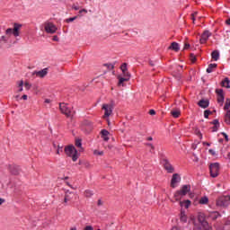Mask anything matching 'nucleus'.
<instances>
[{
  "label": "nucleus",
  "instance_id": "obj_1",
  "mask_svg": "<svg viewBox=\"0 0 230 230\" xmlns=\"http://www.w3.org/2000/svg\"><path fill=\"white\" fill-rule=\"evenodd\" d=\"M189 225L193 226V230H211L209 223L206 220V214L199 213L198 218L190 217L189 219Z\"/></svg>",
  "mask_w": 230,
  "mask_h": 230
},
{
  "label": "nucleus",
  "instance_id": "obj_2",
  "mask_svg": "<svg viewBox=\"0 0 230 230\" xmlns=\"http://www.w3.org/2000/svg\"><path fill=\"white\" fill-rule=\"evenodd\" d=\"M19 30H21V25L15 23L14 24V28H9L5 31V36H1L0 40L1 42H4V44H6V42H8L10 37H12V35H13V37H19V35H21V32L19 31Z\"/></svg>",
  "mask_w": 230,
  "mask_h": 230
},
{
  "label": "nucleus",
  "instance_id": "obj_3",
  "mask_svg": "<svg viewBox=\"0 0 230 230\" xmlns=\"http://www.w3.org/2000/svg\"><path fill=\"white\" fill-rule=\"evenodd\" d=\"M191 190V186L190 185H183L181 190H177L176 192H174V200L175 202H179V200H181V199H182V197H186V195H188V193H190V191Z\"/></svg>",
  "mask_w": 230,
  "mask_h": 230
},
{
  "label": "nucleus",
  "instance_id": "obj_4",
  "mask_svg": "<svg viewBox=\"0 0 230 230\" xmlns=\"http://www.w3.org/2000/svg\"><path fill=\"white\" fill-rule=\"evenodd\" d=\"M65 153L68 157H72V161H74V163L78 160V151H76L75 146H68L65 147Z\"/></svg>",
  "mask_w": 230,
  "mask_h": 230
},
{
  "label": "nucleus",
  "instance_id": "obj_5",
  "mask_svg": "<svg viewBox=\"0 0 230 230\" xmlns=\"http://www.w3.org/2000/svg\"><path fill=\"white\" fill-rule=\"evenodd\" d=\"M59 109L62 114H65L66 118H73V116H75V111H73V108L67 106V104L64 102L59 104Z\"/></svg>",
  "mask_w": 230,
  "mask_h": 230
},
{
  "label": "nucleus",
  "instance_id": "obj_6",
  "mask_svg": "<svg viewBox=\"0 0 230 230\" xmlns=\"http://www.w3.org/2000/svg\"><path fill=\"white\" fill-rule=\"evenodd\" d=\"M229 202H230V196L226 195V196H221L217 199V206L218 208H227V206H229Z\"/></svg>",
  "mask_w": 230,
  "mask_h": 230
},
{
  "label": "nucleus",
  "instance_id": "obj_7",
  "mask_svg": "<svg viewBox=\"0 0 230 230\" xmlns=\"http://www.w3.org/2000/svg\"><path fill=\"white\" fill-rule=\"evenodd\" d=\"M211 177H218V172H220V164L218 163H214L209 165Z\"/></svg>",
  "mask_w": 230,
  "mask_h": 230
},
{
  "label": "nucleus",
  "instance_id": "obj_8",
  "mask_svg": "<svg viewBox=\"0 0 230 230\" xmlns=\"http://www.w3.org/2000/svg\"><path fill=\"white\" fill-rule=\"evenodd\" d=\"M44 28H45V31L47 33H50L51 35H53V33H57L58 28L51 22H45L44 23Z\"/></svg>",
  "mask_w": 230,
  "mask_h": 230
},
{
  "label": "nucleus",
  "instance_id": "obj_9",
  "mask_svg": "<svg viewBox=\"0 0 230 230\" xmlns=\"http://www.w3.org/2000/svg\"><path fill=\"white\" fill-rule=\"evenodd\" d=\"M48 71H49V68L46 67L40 71H34L32 72V76H37L38 78H44L48 75Z\"/></svg>",
  "mask_w": 230,
  "mask_h": 230
},
{
  "label": "nucleus",
  "instance_id": "obj_10",
  "mask_svg": "<svg viewBox=\"0 0 230 230\" xmlns=\"http://www.w3.org/2000/svg\"><path fill=\"white\" fill-rule=\"evenodd\" d=\"M181 182V176L179 173L172 174V178L171 180V188H177V184Z\"/></svg>",
  "mask_w": 230,
  "mask_h": 230
},
{
  "label": "nucleus",
  "instance_id": "obj_11",
  "mask_svg": "<svg viewBox=\"0 0 230 230\" xmlns=\"http://www.w3.org/2000/svg\"><path fill=\"white\" fill-rule=\"evenodd\" d=\"M75 197H76L75 192L66 190L65 192L64 204H67L68 202H71V200H73V199H75Z\"/></svg>",
  "mask_w": 230,
  "mask_h": 230
},
{
  "label": "nucleus",
  "instance_id": "obj_12",
  "mask_svg": "<svg viewBox=\"0 0 230 230\" xmlns=\"http://www.w3.org/2000/svg\"><path fill=\"white\" fill-rule=\"evenodd\" d=\"M112 106L111 104H103L102 110L104 111V116L103 118H109L111 114H112Z\"/></svg>",
  "mask_w": 230,
  "mask_h": 230
},
{
  "label": "nucleus",
  "instance_id": "obj_13",
  "mask_svg": "<svg viewBox=\"0 0 230 230\" xmlns=\"http://www.w3.org/2000/svg\"><path fill=\"white\" fill-rule=\"evenodd\" d=\"M164 170L168 172V173H173V172H175L173 165H172V164H170V162L166 159L164 160Z\"/></svg>",
  "mask_w": 230,
  "mask_h": 230
},
{
  "label": "nucleus",
  "instance_id": "obj_14",
  "mask_svg": "<svg viewBox=\"0 0 230 230\" xmlns=\"http://www.w3.org/2000/svg\"><path fill=\"white\" fill-rule=\"evenodd\" d=\"M209 37H211V32H209V31H205L201 34V38L199 40L200 44H206V42H208V39H209Z\"/></svg>",
  "mask_w": 230,
  "mask_h": 230
},
{
  "label": "nucleus",
  "instance_id": "obj_15",
  "mask_svg": "<svg viewBox=\"0 0 230 230\" xmlns=\"http://www.w3.org/2000/svg\"><path fill=\"white\" fill-rule=\"evenodd\" d=\"M9 172L12 173V175H19L21 168H19L17 165H10Z\"/></svg>",
  "mask_w": 230,
  "mask_h": 230
},
{
  "label": "nucleus",
  "instance_id": "obj_16",
  "mask_svg": "<svg viewBox=\"0 0 230 230\" xmlns=\"http://www.w3.org/2000/svg\"><path fill=\"white\" fill-rule=\"evenodd\" d=\"M198 105L201 109H208L209 107V101L202 99L198 102Z\"/></svg>",
  "mask_w": 230,
  "mask_h": 230
},
{
  "label": "nucleus",
  "instance_id": "obj_17",
  "mask_svg": "<svg viewBox=\"0 0 230 230\" xmlns=\"http://www.w3.org/2000/svg\"><path fill=\"white\" fill-rule=\"evenodd\" d=\"M180 221L182 222L183 224H186V222H188V216H186V211H181Z\"/></svg>",
  "mask_w": 230,
  "mask_h": 230
},
{
  "label": "nucleus",
  "instance_id": "obj_18",
  "mask_svg": "<svg viewBox=\"0 0 230 230\" xmlns=\"http://www.w3.org/2000/svg\"><path fill=\"white\" fill-rule=\"evenodd\" d=\"M109 131L107 129H102L101 131V137H102L103 141H109Z\"/></svg>",
  "mask_w": 230,
  "mask_h": 230
},
{
  "label": "nucleus",
  "instance_id": "obj_19",
  "mask_svg": "<svg viewBox=\"0 0 230 230\" xmlns=\"http://www.w3.org/2000/svg\"><path fill=\"white\" fill-rule=\"evenodd\" d=\"M180 206L181 208H184L185 209H188V208H190L191 206V201L187 199L184 201H180Z\"/></svg>",
  "mask_w": 230,
  "mask_h": 230
},
{
  "label": "nucleus",
  "instance_id": "obj_20",
  "mask_svg": "<svg viewBox=\"0 0 230 230\" xmlns=\"http://www.w3.org/2000/svg\"><path fill=\"white\" fill-rule=\"evenodd\" d=\"M222 87H226V89H230V80L229 78L226 77L222 83H221Z\"/></svg>",
  "mask_w": 230,
  "mask_h": 230
},
{
  "label": "nucleus",
  "instance_id": "obj_21",
  "mask_svg": "<svg viewBox=\"0 0 230 230\" xmlns=\"http://www.w3.org/2000/svg\"><path fill=\"white\" fill-rule=\"evenodd\" d=\"M211 57H212V59L215 60V62H217L218 58H220V53L218 52V50H214L211 53Z\"/></svg>",
  "mask_w": 230,
  "mask_h": 230
},
{
  "label": "nucleus",
  "instance_id": "obj_22",
  "mask_svg": "<svg viewBox=\"0 0 230 230\" xmlns=\"http://www.w3.org/2000/svg\"><path fill=\"white\" fill-rule=\"evenodd\" d=\"M217 65L216 63L209 64L208 67L207 68V73H213L215 69H217Z\"/></svg>",
  "mask_w": 230,
  "mask_h": 230
},
{
  "label": "nucleus",
  "instance_id": "obj_23",
  "mask_svg": "<svg viewBox=\"0 0 230 230\" xmlns=\"http://www.w3.org/2000/svg\"><path fill=\"white\" fill-rule=\"evenodd\" d=\"M118 79H119V85H123L124 82H128V80H130V79H128V77H124L121 75H119Z\"/></svg>",
  "mask_w": 230,
  "mask_h": 230
},
{
  "label": "nucleus",
  "instance_id": "obj_24",
  "mask_svg": "<svg viewBox=\"0 0 230 230\" xmlns=\"http://www.w3.org/2000/svg\"><path fill=\"white\" fill-rule=\"evenodd\" d=\"M169 49H172L173 51H179V43L177 42H172L171 46L169 47Z\"/></svg>",
  "mask_w": 230,
  "mask_h": 230
},
{
  "label": "nucleus",
  "instance_id": "obj_25",
  "mask_svg": "<svg viewBox=\"0 0 230 230\" xmlns=\"http://www.w3.org/2000/svg\"><path fill=\"white\" fill-rule=\"evenodd\" d=\"M218 217H220V213L214 211V212H210L209 214V217L212 218V220H217V218H218Z\"/></svg>",
  "mask_w": 230,
  "mask_h": 230
},
{
  "label": "nucleus",
  "instance_id": "obj_26",
  "mask_svg": "<svg viewBox=\"0 0 230 230\" xmlns=\"http://www.w3.org/2000/svg\"><path fill=\"white\" fill-rule=\"evenodd\" d=\"M171 114L173 118H179L181 116V110H172Z\"/></svg>",
  "mask_w": 230,
  "mask_h": 230
},
{
  "label": "nucleus",
  "instance_id": "obj_27",
  "mask_svg": "<svg viewBox=\"0 0 230 230\" xmlns=\"http://www.w3.org/2000/svg\"><path fill=\"white\" fill-rule=\"evenodd\" d=\"M208 202H209V199L208 197H202L200 199H199V204H208Z\"/></svg>",
  "mask_w": 230,
  "mask_h": 230
},
{
  "label": "nucleus",
  "instance_id": "obj_28",
  "mask_svg": "<svg viewBox=\"0 0 230 230\" xmlns=\"http://www.w3.org/2000/svg\"><path fill=\"white\" fill-rule=\"evenodd\" d=\"M146 146H149V148H150V150H149V152L151 153V154H155V146H154V145H152V144H150V143H147V144H146Z\"/></svg>",
  "mask_w": 230,
  "mask_h": 230
},
{
  "label": "nucleus",
  "instance_id": "obj_29",
  "mask_svg": "<svg viewBox=\"0 0 230 230\" xmlns=\"http://www.w3.org/2000/svg\"><path fill=\"white\" fill-rule=\"evenodd\" d=\"M224 109L226 111H229V109H230V100L229 99H226Z\"/></svg>",
  "mask_w": 230,
  "mask_h": 230
},
{
  "label": "nucleus",
  "instance_id": "obj_30",
  "mask_svg": "<svg viewBox=\"0 0 230 230\" xmlns=\"http://www.w3.org/2000/svg\"><path fill=\"white\" fill-rule=\"evenodd\" d=\"M92 195H93V190L84 191V196L87 197L88 199L91 198Z\"/></svg>",
  "mask_w": 230,
  "mask_h": 230
},
{
  "label": "nucleus",
  "instance_id": "obj_31",
  "mask_svg": "<svg viewBox=\"0 0 230 230\" xmlns=\"http://www.w3.org/2000/svg\"><path fill=\"white\" fill-rule=\"evenodd\" d=\"M122 75L124 77L130 79V73H128V70L122 72Z\"/></svg>",
  "mask_w": 230,
  "mask_h": 230
},
{
  "label": "nucleus",
  "instance_id": "obj_32",
  "mask_svg": "<svg viewBox=\"0 0 230 230\" xmlns=\"http://www.w3.org/2000/svg\"><path fill=\"white\" fill-rule=\"evenodd\" d=\"M216 93H217V96H224V90H222V89H217Z\"/></svg>",
  "mask_w": 230,
  "mask_h": 230
},
{
  "label": "nucleus",
  "instance_id": "obj_33",
  "mask_svg": "<svg viewBox=\"0 0 230 230\" xmlns=\"http://www.w3.org/2000/svg\"><path fill=\"white\" fill-rule=\"evenodd\" d=\"M22 85H24V83L22 81H20L18 84V87H19L18 93H22Z\"/></svg>",
  "mask_w": 230,
  "mask_h": 230
},
{
  "label": "nucleus",
  "instance_id": "obj_34",
  "mask_svg": "<svg viewBox=\"0 0 230 230\" xmlns=\"http://www.w3.org/2000/svg\"><path fill=\"white\" fill-rule=\"evenodd\" d=\"M209 114H211V111L206 110L204 111V118H206L208 119V118H209Z\"/></svg>",
  "mask_w": 230,
  "mask_h": 230
},
{
  "label": "nucleus",
  "instance_id": "obj_35",
  "mask_svg": "<svg viewBox=\"0 0 230 230\" xmlns=\"http://www.w3.org/2000/svg\"><path fill=\"white\" fill-rule=\"evenodd\" d=\"M78 19V16H74L72 18H68L66 20V22H73V21H76Z\"/></svg>",
  "mask_w": 230,
  "mask_h": 230
},
{
  "label": "nucleus",
  "instance_id": "obj_36",
  "mask_svg": "<svg viewBox=\"0 0 230 230\" xmlns=\"http://www.w3.org/2000/svg\"><path fill=\"white\" fill-rule=\"evenodd\" d=\"M75 146H77V148H82V140H75Z\"/></svg>",
  "mask_w": 230,
  "mask_h": 230
},
{
  "label": "nucleus",
  "instance_id": "obj_37",
  "mask_svg": "<svg viewBox=\"0 0 230 230\" xmlns=\"http://www.w3.org/2000/svg\"><path fill=\"white\" fill-rule=\"evenodd\" d=\"M218 103H224V95H217Z\"/></svg>",
  "mask_w": 230,
  "mask_h": 230
},
{
  "label": "nucleus",
  "instance_id": "obj_38",
  "mask_svg": "<svg viewBox=\"0 0 230 230\" xmlns=\"http://www.w3.org/2000/svg\"><path fill=\"white\" fill-rule=\"evenodd\" d=\"M120 69H121L122 72L128 71L127 63L122 64L121 66H120Z\"/></svg>",
  "mask_w": 230,
  "mask_h": 230
},
{
  "label": "nucleus",
  "instance_id": "obj_39",
  "mask_svg": "<svg viewBox=\"0 0 230 230\" xmlns=\"http://www.w3.org/2000/svg\"><path fill=\"white\" fill-rule=\"evenodd\" d=\"M93 154H94V155H103V151L94 150Z\"/></svg>",
  "mask_w": 230,
  "mask_h": 230
},
{
  "label": "nucleus",
  "instance_id": "obj_40",
  "mask_svg": "<svg viewBox=\"0 0 230 230\" xmlns=\"http://www.w3.org/2000/svg\"><path fill=\"white\" fill-rule=\"evenodd\" d=\"M82 13H87V10L86 9H82L79 11V15H77V17H82Z\"/></svg>",
  "mask_w": 230,
  "mask_h": 230
},
{
  "label": "nucleus",
  "instance_id": "obj_41",
  "mask_svg": "<svg viewBox=\"0 0 230 230\" xmlns=\"http://www.w3.org/2000/svg\"><path fill=\"white\" fill-rule=\"evenodd\" d=\"M190 60L193 63H195L197 61V58L194 56V54H190Z\"/></svg>",
  "mask_w": 230,
  "mask_h": 230
},
{
  "label": "nucleus",
  "instance_id": "obj_42",
  "mask_svg": "<svg viewBox=\"0 0 230 230\" xmlns=\"http://www.w3.org/2000/svg\"><path fill=\"white\" fill-rule=\"evenodd\" d=\"M60 152H62V146H60V145H58V150H57L58 155H60Z\"/></svg>",
  "mask_w": 230,
  "mask_h": 230
},
{
  "label": "nucleus",
  "instance_id": "obj_43",
  "mask_svg": "<svg viewBox=\"0 0 230 230\" xmlns=\"http://www.w3.org/2000/svg\"><path fill=\"white\" fill-rule=\"evenodd\" d=\"M72 10H75V11H78V10H80V6H78V5H76V4H73L72 5Z\"/></svg>",
  "mask_w": 230,
  "mask_h": 230
},
{
  "label": "nucleus",
  "instance_id": "obj_44",
  "mask_svg": "<svg viewBox=\"0 0 230 230\" xmlns=\"http://www.w3.org/2000/svg\"><path fill=\"white\" fill-rule=\"evenodd\" d=\"M199 13L195 12L194 13L191 14V20L193 21V22H195V17H197V14Z\"/></svg>",
  "mask_w": 230,
  "mask_h": 230
},
{
  "label": "nucleus",
  "instance_id": "obj_45",
  "mask_svg": "<svg viewBox=\"0 0 230 230\" xmlns=\"http://www.w3.org/2000/svg\"><path fill=\"white\" fill-rule=\"evenodd\" d=\"M212 124H213L214 126H220V123L218 122V119H214L213 122H212Z\"/></svg>",
  "mask_w": 230,
  "mask_h": 230
},
{
  "label": "nucleus",
  "instance_id": "obj_46",
  "mask_svg": "<svg viewBox=\"0 0 230 230\" xmlns=\"http://www.w3.org/2000/svg\"><path fill=\"white\" fill-rule=\"evenodd\" d=\"M222 134V136L225 137V139H226V141H229V137L227 136V134H226V133H221Z\"/></svg>",
  "mask_w": 230,
  "mask_h": 230
},
{
  "label": "nucleus",
  "instance_id": "obj_47",
  "mask_svg": "<svg viewBox=\"0 0 230 230\" xmlns=\"http://www.w3.org/2000/svg\"><path fill=\"white\" fill-rule=\"evenodd\" d=\"M24 87H25L27 90H30V88L31 87V85L30 84V83H25V84H24Z\"/></svg>",
  "mask_w": 230,
  "mask_h": 230
},
{
  "label": "nucleus",
  "instance_id": "obj_48",
  "mask_svg": "<svg viewBox=\"0 0 230 230\" xmlns=\"http://www.w3.org/2000/svg\"><path fill=\"white\" fill-rule=\"evenodd\" d=\"M84 230H94V228L91 226H86Z\"/></svg>",
  "mask_w": 230,
  "mask_h": 230
},
{
  "label": "nucleus",
  "instance_id": "obj_49",
  "mask_svg": "<svg viewBox=\"0 0 230 230\" xmlns=\"http://www.w3.org/2000/svg\"><path fill=\"white\" fill-rule=\"evenodd\" d=\"M105 66L108 67V69H112L114 67V65L112 64H106Z\"/></svg>",
  "mask_w": 230,
  "mask_h": 230
},
{
  "label": "nucleus",
  "instance_id": "obj_50",
  "mask_svg": "<svg viewBox=\"0 0 230 230\" xmlns=\"http://www.w3.org/2000/svg\"><path fill=\"white\" fill-rule=\"evenodd\" d=\"M218 127L220 126H215L212 128V132H217V130H218Z\"/></svg>",
  "mask_w": 230,
  "mask_h": 230
},
{
  "label": "nucleus",
  "instance_id": "obj_51",
  "mask_svg": "<svg viewBox=\"0 0 230 230\" xmlns=\"http://www.w3.org/2000/svg\"><path fill=\"white\" fill-rule=\"evenodd\" d=\"M52 40H54V42H58V36H53Z\"/></svg>",
  "mask_w": 230,
  "mask_h": 230
},
{
  "label": "nucleus",
  "instance_id": "obj_52",
  "mask_svg": "<svg viewBox=\"0 0 230 230\" xmlns=\"http://www.w3.org/2000/svg\"><path fill=\"white\" fill-rule=\"evenodd\" d=\"M149 114H150L151 116H155V111L150 110V111H149Z\"/></svg>",
  "mask_w": 230,
  "mask_h": 230
},
{
  "label": "nucleus",
  "instance_id": "obj_53",
  "mask_svg": "<svg viewBox=\"0 0 230 230\" xmlns=\"http://www.w3.org/2000/svg\"><path fill=\"white\" fill-rule=\"evenodd\" d=\"M208 152H209V154H211V155H216L215 150H213V149H209Z\"/></svg>",
  "mask_w": 230,
  "mask_h": 230
},
{
  "label": "nucleus",
  "instance_id": "obj_54",
  "mask_svg": "<svg viewBox=\"0 0 230 230\" xmlns=\"http://www.w3.org/2000/svg\"><path fill=\"white\" fill-rule=\"evenodd\" d=\"M98 206H103V201H102V199H99L97 202Z\"/></svg>",
  "mask_w": 230,
  "mask_h": 230
},
{
  "label": "nucleus",
  "instance_id": "obj_55",
  "mask_svg": "<svg viewBox=\"0 0 230 230\" xmlns=\"http://www.w3.org/2000/svg\"><path fill=\"white\" fill-rule=\"evenodd\" d=\"M189 48H190V43H185L184 49H189Z\"/></svg>",
  "mask_w": 230,
  "mask_h": 230
},
{
  "label": "nucleus",
  "instance_id": "obj_56",
  "mask_svg": "<svg viewBox=\"0 0 230 230\" xmlns=\"http://www.w3.org/2000/svg\"><path fill=\"white\" fill-rule=\"evenodd\" d=\"M21 100H28V95H26V94L22 95Z\"/></svg>",
  "mask_w": 230,
  "mask_h": 230
},
{
  "label": "nucleus",
  "instance_id": "obj_57",
  "mask_svg": "<svg viewBox=\"0 0 230 230\" xmlns=\"http://www.w3.org/2000/svg\"><path fill=\"white\" fill-rule=\"evenodd\" d=\"M3 204H4V199L0 198V206H2Z\"/></svg>",
  "mask_w": 230,
  "mask_h": 230
},
{
  "label": "nucleus",
  "instance_id": "obj_58",
  "mask_svg": "<svg viewBox=\"0 0 230 230\" xmlns=\"http://www.w3.org/2000/svg\"><path fill=\"white\" fill-rule=\"evenodd\" d=\"M226 24H227V26H230V18H228V19L226 21Z\"/></svg>",
  "mask_w": 230,
  "mask_h": 230
},
{
  "label": "nucleus",
  "instance_id": "obj_59",
  "mask_svg": "<svg viewBox=\"0 0 230 230\" xmlns=\"http://www.w3.org/2000/svg\"><path fill=\"white\" fill-rule=\"evenodd\" d=\"M45 103H51V100L46 99V100H45Z\"/></svg>",
  "mask_w": 230,
  "mask_h": 230
},
{
  "label": "nucleus",
  "instance_id": "obj_60",
  "mask_svg": "<svg viewBox=\"0 0 230 230\" xmlns=\"http://www.w3.org/2000/svg\"><path fill=\"white\" fill-rule=\"evenodd\" d=\"M146 140H147V141H153L154 138H153L152 137H148L146 138Z\"/></svg>",
  "mask_w": 230,
  "mask_h": 230
},
{
  "label": "nucleus",
  "instance_id": "obj_61",
  "mask_svg": "<svg viewBox=\"0 0 230 230\" xmlns=\"http://www.w3.org/2000/svg\"><path fill=\"white\" fill-rule=\"evenodd\" d=\"M203 145H206L207 146H211V144H209L208 142H203Z\"/></svg>",
  "mask_w": 230,
  "mask_h": 230
},
{
  "label": "nucleus",
  "instance_id": "obj_62",
  "mask_svg": "<svg viewBox=\"0 0 230 230\" xmlns=\"http://www.w3.org/2000/svg\"><path fill=\"white\" fill-rule=\"evenodd\" d=\"M16 102H19V95H16L15 97Z\"/></svg>",
  "mask_w": 230,
  "mask_h": 230
},
{
  "label": "nucleus",
  "instance_id": "obj_63",
  "mask_svg": "<svg viewBox=\"0 0 230 230\" xmlns=\"http://www.w3.org/2000/svg\"><path fill=\"white\" fill-rule=\"evenodd\" d=\"M228 159L230 160V152L228 153V155H227Z\"/></svg>",
  "mask_w": 230,
  "mask_h": 230
},
{
  "label": "nucleus",
  "instance_id": "obj_64",
  "mask_svg": "<svg viewBox=\"0 0 230 230\" xmlns=\"http://www.w3.org/2000/svg\"><path fill=\"white\" fill-rule=\"evenodd\" d=\"M53 146H54V148H57V146H56V144H53Z\"/></svg>",
  "mask_w": 230,
  "mask_h": 230
}]
</instances>
